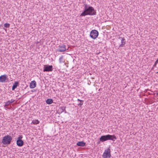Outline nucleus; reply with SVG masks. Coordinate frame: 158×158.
<instances>
[{
    "mask_svg": "<svg viewBox=\"0 0 158 158\" xmlns=\"http://www.w3.org/2000/svg\"><path fill=\"white\" fill-rule=\"evenodd\" d=\"M15 101V100L11 99L10 100L8 101H9L10 102V103L11 104V103H13V102H14Z\"/></svg>",
    "mask_w": 158,
    "mask_h": 158,
    "instance_id": "4be33fe9",
    "label": "nucleus"
},
{
    "mask_svg": "<svg viewBox=\"0 0 158 158\" xmlns=\"http://www.w3.org/2000/svg\"><path fill=\"white\" fill-rule=\"evenodd\" d=\"M53 70V66L52 65H45L44 66L43 71L51 72Z\"/></svg>",
    "mask_w": 158,
    "mask_h": 158,
    "instance_id": "423d86ee",
    "label": "nucleus"
},
{
    "mask_svg": "<svg viewBox=\"0 0 158 158\" xmlns=\"http://www.w3.org/2000/svg\"><path fill=\"white\" fill-rule=\"evenodd\" d=\"M111 156L110 150V148H108L105 150L102 157L103 158H110Z\"/></svg>",
    "mask_w": 158,
    "mask_h": 158,
    "instance_id": "20e7f679",
    "label": "nucleus"
},
{
    "mask_svg": "<svg viewBox=\"0 0 158 158\" xmlns=\"http://www.w3.org/2000/svg\"><path fill=\"white\" fill-rule=\"evenodd\" d=\"M59 60L60 63H63L64 62V61L63 60V56H61Z\"/></svg>",
    "mask_w": 158,
    "mask_h": 158,
    "instance_id": "a211bd4d",
    "label": "nucleus"
},
{
    "mask_svg": "<svg viewBox=\"0 0 158 158\" xmlns=\"http://www.w3.org/2000/svg\"><path fill=\"white\" fill-rule=\"evenodd\" d=\"M60 49L57 50V51L59 52H62L65 51L66 50V45L64 44L59 46Z\"/></svg>",
    "mask_w": 158,
    "mask_h": 158,
    "instance_id": "0eeeda50",
    "label": "nucleus"
},
{
    "mask_svg": "<svg viewBox=\"0 0 158 158\" xmlns=\"http://www.w3.org/2000/svg\"><path fill=\"white\" fill-rule=\"evenodd\" d=\"M60 109H61L62 112H64V111H65L66 112L65 107H61Z\"/></svg>",
    "mask_w": 158,
    "mask_h": 158,
    "instance_id": "412c9836",
    "label": "nucleus"
},
{
    "mask_svg": "<svg viewBox=\"0 0 158 158\" xmlns=\"http://www.w3.org/2000/svg\"><path fill=\"white\" fill-rule=\"evenodd\" d=\"M53 102V100L52 99L49 98L46 101V103L48 104H51Z\"/></svg>",
    "mask_w": 158,
    "mask_h": 158,
    "instance_id": "4468645a",
    "label": "nucleus"
},
{
    "mask_svg": "<svg viewBox=\"0 0 158 158\" xmlns=\"http://www.w3.org/2000/svg\"><path fill=\"white\" fill-rule=\"evenodd\" d=\"M36 85V83L35 81H31L30 84V87L31 89L35 88Z\"/></svg>",
    "mask_w": 158,
    "mask_h": 158,
    "instance_id": "1a4fd4ad",
    "label": "nucleus"
},
{
    "mask_svg": "<svg viewBox=\"0 0 158 158\" xmlns=\"http://www.w3.org/2000/svg\"><path fill=\"white\" fill-rule=\"evenodd\" d=\"M23 138V136L22 135H19V137L17 138V140H22Z\"/></svg>",
    "mask_w": 158,
    "mask_h": 158,
    "instance_id": "aec40b11",
    "label": "nucleus"
},
{
    "mask_svg": "<svg viewBox=\"0 0 158 158\" xmlns=\"http://www.w3.org/2000/svg\"><path fill=\"white\" fill-rule=\"evenodd\" d=\"M121 39V44L119 45V47H123L124 46V45L126 43L125 39L124 38H122L119 37V39Z\"/></svg>",
    "mask_w": 158,
    "mask_h": 158,
    "instance_id": "9b49d317",
    "label": "nucleus"
},
{
    "mask_svg": "<svg viewBox=\"0 0 158 158\" xmlns=\"http://www.w3.org/2000/svg\"><path fill=\"white\" fill-rule=\"evenodd\" d=\"M96 14V12L93 7L85 5L84 6V11L81 14L80 16H84L87 15H93Z\"/></svg>",
    "mask_w": 158,
    "mask_h": 158,
    "instance_id": "f257e3e1",
    "label": "nucleus"
},
{
    "mask_svg": "<svg viewBox=\"0 0 158 158\" xmlns=\"http://www.w3.org/2000/svg\"><path fill=\"white\" fill-rule=\"evenodd\" d=\"M16 144L18 146L22 147L23 145L24 142L22 140H17Z\"/></svg>",
    "mask_w": 158,
    "mask_h": 158,
    "instance_id": "9d476101",
    "label": "nucleus"
},
{
    "mask_svg": "<svg viewBox=\"0 0 158 158\" xmlns=\"http://www.w3.org/2000/svg\"><path fill=\"white\" fill-rule=\"evenodd\" d=\"M40 123V121L38 120H33L32 123L34 124H37Z\"/></svg>",
    "mask_w": 158,
    "mask_h": 158,
    "instance_id": "dca6fc26",
    "label": "nucleus"
},
{
    "mask_svg": "<svg viewBox=\"0 0 158 158\" xmlns=\"http://www.w3.org/2000/svg\"><path fill=\"white\" fill-rule=\"evenodd\" d=\"M10 104H11L10 102L9 101H8L7 102H5V105L4 106V107L6 109L7 108V106H9V105Z\"/></svg>",
    "mask_w": 158,
    "mask_h": 158,
    "instance_id": "2eb2a0df",
    "label": "nucleus"
},
{
    "mask_svg": "<svg viewBox=\"0 0 158 158\" xmlns=\"http://www.w3.org/2000/svg\"><path fill=\"white\" fill-rule=\"evenodd\" d=\"M12 139V138L10 135H6L3 138L2 142L5 145L10 144Z\"/></svg>",
    "mask_w": 158,
    "mask_h": 158,
    "instance_id": "7ed1b4c3",
    "label": "nucleus"
},
{
    "mask_svg": "<svg viewBox=\"0 0 158 158\" xmlns=\"http://www.w3.org/2000/svg\"><path fill=\"white\" fill-rule=\"evenodd\" d=\"M98 35V32L96 30H92L90 33V37L93 39H96Z\"/></svg>",
    "mask_w": 158,
    "mask_h": 158,
    "instance_id": "39448f33",
    "label": "nucleus"
},
{
    "mask_svg": "<svg viewBox=\"0 0 158 158\" xmlns=\"http://www.w3.org/2000/svg\"><path fill=\"white\" fill-rule=\"evenodd\" d=\"M85 143L83 142L82 141H79L77 143V145L78 146H81V147H84L85 145Z\"/></svg>",
    "mask_w": 158,
    "mask_h": 158,
    "instance_id": "ddd939ff",
    "label": "nucleus"
},
{
    "mask_svg": "<svg viewBox=\"0 0 158 158\" xmlns=\"http://www.w3.org/2000/svg\"><path fill=\"white\" fill-rule=\"evenodd\" d=\"M19 83L18 81H15V82L12 87V90H14L19 85Z\"/></svg>",
    "mask_w": 158,
    "mask_h": 158,
    "instance_id": "f8f14e48",
    "label": "nucleus"
},
{
    "mask_svg": "<svg viewBox=\"0 0 158 158\" xmlns=\"http://www.w3.org/2000/svg\"><path fill=\"white\" fill-rule=\"evenodd\" d=\"M117 139L116 136L114 135H107L102 136L99 139L100 141L104 142L108 140H111L113 142Z\"/></svg>",
    "mask_w": 158,
    "mask_h": 158,
    "instance_id": "f03ea898",
    "label": "nucleus"
},
{
    "mask_svg": "<svg viewBox=\"0 0 158 158\" xmlns=\"http://www.w3.org/2000/svg\"><path fill=\"white\" fill-rule=\"evenodd\" d=\"M77 101L80 102V103L78 104V105L80 106V107H81V106L83 104V100H80L79 99H77Z\"/></svg>",
    "mask_w": 158,
    "mask_h": 158,
    "instance_id": "f3484780",
    "label": "nucleus"
},
{
    "mask_svg": "<svg viewBox=\"0 0 158 158\" xmlns=\"http://www.w3.org/2000/svg\"><path fill=\"white\" fill-rule=\"evenodd\" d=\"M7 75L4 74L0 76V82L3 83L6 82V81L8 80Z\"/></svg>",
    "mask_w": 158,
    "mask_h": 158,
    "instance_id": "6e6552de",
    "label": "nucleus"
},
{
    "mask_svg": "<svg viewBox=\"0 0 158 158\" xmlns=\"http://www.w3.org/2000/svg\"><path fill=\"white\" fill-rule=\"evenodd\" d=\"M4 26L5 27L9 28L10 27V24L8 23H6L4 24Z\"/></svg>",
    "mask_w": 158,
    "mask_h": 158,
    "instance_id": "6ab92c4d",
    "label": "nucleus"
},
{
    "mask_svg": "<svg viewBox=\"0 0 158 158\" xmlns=\"http://www.w3.org/2000/svg\"><path fill=\"white\" fill-rule=\"evenodd\" d=\"M2 26V25H0V28Z\"/></svg>",
    "mask_w": 158,
    "mask_h": 158,
    "instance_id": "5701e85b",
    "label": "nucleus"
}]
</instances>
